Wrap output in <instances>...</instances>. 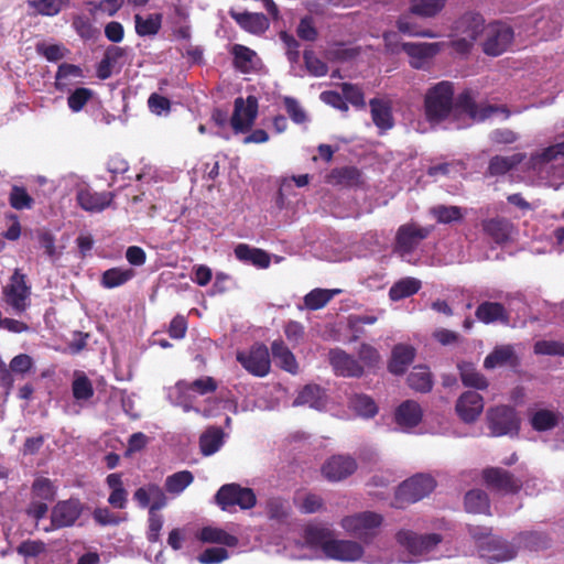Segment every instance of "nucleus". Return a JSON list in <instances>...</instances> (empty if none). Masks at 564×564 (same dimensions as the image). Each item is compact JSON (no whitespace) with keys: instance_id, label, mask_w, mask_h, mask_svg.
I'll return each mask as SVG.
<instances>
[{"instance_id":"56","label":"nucleus","mask_w":564,"mask_h":564,"mask_svg":"<svg viewBox=\"0 0 564 564\" xmlns=\"http://www.w3.org/2000/svg\"><path fill=\"white\" fill-rule=\"evenodd\" d=\"M72 26L85 41L94 39L98 33V30L94 26L90 19L84 14L75 15L72 21Z\"/></svg>"},{"instance_id":"41","label":"nucleus","mask_w":564,"mask_h":564,"mask_svg":"<svg viewBox=\"0 0 564 564\" xmlns=\"http://www.w3.org/2000/svg\"><path fill=\"white\" fill-rule=\"evenodd\" d=\"M447 0H410L409 11L421 18H434L445 7Z\"/></svg>"},{"instance_id":"42","label":"nucleus","mask_w":564,"mask_h":564,"mask_svg":"<svg viewBox=\"0 0 564 564\" xmlns=\"http://www.w3.org/2000/svg\"><path fill=\"white\" fill-rule=\"evenodd\" d=\"M134 276L133 269L111 268L101 275V285L106 289H115L123 285Z\"/></svg>"},{"instance_id":"12","label":"nucleus","mask_w":564,"mask_h":564,"mask_svg":"<svg viewBox=\"0 0 564 564\" xmlns=\"http://www.w3.org/2000/svg\"><path fill=\"white\" fill-rule=\"evenodd\" d=\"M513 30L505 23L491 24L484 43V52L490 56H499L508 50L513 41Z\"/></svg>"},{"instance_id":"18","label":"nucleus","mask_w":564,"mask_h":564,"mask_svg":"<svg viewBox=\"0 0 564 564\" xmlns=\"http://www.w3.org/2000/svg\"><path fill=\"white\" fill-rule=\"evenodd\" d=\"M112 192H94L90 188H82L76 194L77 204L86 212L100 213L108 208L115 199Z\"/></svg>"},{"instance_id":"49","label":"nucleus","mask_w":564,"mask_h":564,"mask_svg":"<svg viewBox=\"0 0 564 564\" xmlns=\"http://www.w3.org/2000/svg\"><path fill=\"white\" fill-rule=\"evenodd\" d=\"M397 28L409 36L436 37V33L430 29H422L409 14H403L398 19Z\"/></svg>"},{"instance_id":"10","label":"nucleus","mask_w":564,"mask_h":564,"mask_svg":"<svg viewBox=\"0 0 564 564\" xmlns=\"http://www.w3.org/2000/svg\"><path fill=\"white\" fill-rule=\"evenodd\" d=\"M397 541L409 553L413 555H422L433 550L442 542V535L437 533L416 534L411 530H400L397 533Z\"/></svg>"},{"instance_id":"61","label":"nucleus","mask_w":564,"mask_h":564,"mask_svg":"<svg viewBox=\"0 0 564 564\" xmlns=\"http://www.w3.org/2000/svg\"><path fill=\"white\" fill-rule=\"evenodd\" d=\"M340 88L346 102L348 101L357 108H365L366 102L361 88L350 83H343Z\"/></svg>"},{"instance_id":"63","label":"nucleus","mask_w":564,"mask_h":564,"mask_svg":"<svg viewBox=\"0 0 564 564\" xmlns=\"http://www.w3.org/2000/svg\"><path fill=\"white\" fill-rule=\"evenodd\" d=\"M534 352L538 355L564 357V343L556 340H539L534 344Z\"/></svg>"},{"instance_id":"30","label":"nucleus","mask_w":564,"mask_h":564,"mask_svg":"<svg viewBox=\"0 0 564 564\" xmlns=\"http://www.w3.org/2000/svg\"><path fill=\"white\" fill-rule=\"evenodd\" d=\"M271 352L275 364L283 370L295 375L299 371V364L294 354L289 349L282 339L273 340Z\"/></svg>"},{"instance_id":"16","label":"nucleus","mask_w":564,"mask_h":564,"mask_svg":"<svg viewBox=\"0 0 564 564\" xmlns=\"http://www.w3.org/2000/svg\"><path fill=\"white\" fill-rule=\"evenodd\" d=\"M455 410L463 422L473 423L484 410V399L476 391H466L456 401Z\"/></svg>"},{"instance_id":"1","label":"nucleus","mask_w":564,"mask_h":564,"mask_svg":"<svg viewBox=\"0 0 564 564\" xmlns=\"http://www.w3.org/2000/svg\"><path fill=\"white\" fill-rule=\"evenodd\" d=\"M454 108V85L442 80L430 87L424 97V113L430 123L447 119Z\"/></svg>"},{"instance_id":"60","label":"nucleus","mask_w":564,"mask_h":564,"mask_svg":"<svg viewBox=\"0 0 564 564\" xmlns=\"http://www.w3.org/2000/svg\"><path fill=\"white\" fill-rule=\"evenodd\" d=\"M267 513L270 519L284 520L290 513L289 502L282 498L273 497L267 501Z\"/></svg>"},{"instance_id":"21","label":"nucleus","mask_w":564,"mask_h":564,"mask_svg":"<svg viewBox=\"0 0 564 564\" xmlns=\"http://www.w3.org/2000/svg\"><path fill=\"white\" fill-rule=\"evenodd\" d=\"M169 397L172 402L175 405L181 406L184 412L195 411L204 416L209 415L207 411H200L198 408L194 406L196 394L186 380L177 381L175 386L170 389Z\"/></svg>"},{"instance_id":"23","label":"nucleus","mask_w":564,"mask_h":564,"mask_svg":"<svg viewBox=\"0 0 564 564\" xmlns=\"http://www.w3.org/2000/svg\"><path fill=\"white\" fill-rule=\"evenodd\" d=\"M476 318L484 324L500 323L509 325L510 314L503 304L499 302L485 301L475 311Z\"/></svg>"},{"instance_id":"11","label":"nucleus","mask_w":564,"mask_h":564,"mask_svg":"<svg viewBox=\"0 0 564 564\" xmlns=\"http://www.w3.org/2000/svg\"><path fill=\"white\" fill-rule=\"evenodd\" d=\"M258 115V100L254 96L247 97L246 101L239 97L235 100V109L230 120L235 132H246L253 126Z\"/></svg>"},{"instance_id":"52","label":"nucleus","mask_w":564,"mask_h":564,"mask_svg":"<svg viewBox=\"0 0 564 564\" xmlns=\"http://www.w3.org/2000/svg\"><path fill=\"white\" fill-rule=\"evenodd\" d=\"M332 532L327 528L318 527V525H308L305 529L304 538L305 541L313 546H321L323 552L325 553V545L333 541L330 539Z\"/></svg>"},{"instance_id":"26","label":"nucleus","mask_w":564,"mask_h":564,"mask_svg":"<svg viewBox=\"0 0 564 564\" xmlns=\"http://www.w3.org/2000/svg\"><path fill=\"white\" fill-rule=\"evenodd\" d=\"M415 348L411 345L398 344L392 348L388 362V370L395 375H403L415 358Z\"/></svg>"},{"instance_id":"9","label":"nucleus","mask_w":564,"mask_h":564,"mask_svg":"<svg viewBox=\"0 0 564 564\" xmlns=\"http://www.w3.org/2000/svg\"><path fill=\"white\" fill-rule=\"evenodd\" d=\"M6 302L17 312L22 313L29 306L28 300L31 295V286L26 284L25 274L15 270L10 283L3 289Z\"/></svg>"},{"instance_id":"55","label":"nucleus","mask_w":564,"mask_h":564,"mask_svg":"<svg viewBox=\"0 0 564 564\" xmlns=\"http://www.w3.org/2000/svg\"><path fill=\"white\" fill-rule=\"evenodd\" d=\"M9 203L17 210L31 209L34 199L28 194L23 186L14 185L9 195Z\"/></svg>"},{"instance_id":"13","label":"nucleus","mask_w":564,"mask_h":564,"mask_svg":"<svg viewBox=\"0 0 564 564\" xmlns=\"http://www.w3.org/2000/svg\"><path fill=\"white\" fill-rule=\"evenodd\" d=\"M83 505L78 499L58 501L51 512L53 529L72 527L82 516Z\"/></svg>"},{"instance_id":"57","label":"nucleus","mask_w":564,"mask_h":564,"mask_svg":"<svg viewBox=\"0 0 564 564\" xmlns=\"http://www.w3.org/2000/svg\"><path fill=\"white\" fill-rule=\"evenodd\" d=\"M55 487L48 478L39 477L32 484L33 497L40 498L44 501H52L55 498Z\"/></svg>"},{"instance_id":"2","label":"nucleus","mask_w":564,"mask_h":564,"mask_svg":"<svg viewBox=\"0 0 564 564\" xmlns=\"http://www.w3.org/2000/svg\"><path fill=\"white\" fill-rule=\"evenodd\" d=\"M436 482L430 475L419 474L404 480L397 489L393 506L404 508L429 496Z\"/></svg>"},{"instance_id":"62","label":"nucleus","mask_w":564,"mask_h":564,"mask_svg":"<svg viewBox=\"0 0 564 564\" xmlns=\"http://www.w3.org/2000/svg\"><path fill=\"white\" fill-rule=\"evenodd\" d=\"M304 63L313 76H325L328 72V66L325 62L318 58L313 51H305L303 54Z\"/></svg>"},{"instance_id":"33","label":"nucleus","mask_w":564,"mask_h":564,"mask_svg":"<svg viewBox=\"0 0 564 564\" xmlns=\"http://www.w3.org/2000/svg\"><path fill=\"white\" fill-rule=\"evenodd\" d=\"M369 105L373 123L383 131L391 129L393 127V117L390 105L378 98L371 99Z\"/></svg>"},{"instance_id":"29","label":"nucleus","mask_w":564,"mask_h":564,"mask_svg":"<svg viewBox=\"0 0 564 564\" xmlns=\"http://www.w3.org/2000/svg\"><path fill=\"white\" fill-rule=\"evenodd\" d=\"M517 367L519 358L511 345H501L494 348V350L486 356L484 367L486 369H495L501 366Z\"/></svg>"},{"instance_id":"51","label":"nucleus","mask_w":564,"mask_h":564,"mask_svg":"<svg viewBox=\"0 0 564 564\" xmlns=\"http://www.w3.org/2000/svg\"><path fill=\"white\" fill-rule=\"evenodd\" d=\"M72 392L75 400L87 401L94 397L95 390L90 379L84 372H76Z\"/></svg>"},{"instance_id":"31","label":"nucleus","mask_w":564,"mask_h":564,"mask_svg":"<svg viewBox=\"0 0 564 564\" xmlns=\"http://www.w3.org/2000/svg\"><path fill=\"white\" fill-rule=\"evenodd\" d=\"M234 252L239 261L251 263L261 269L268 268L271 262L270 256L267 251L259 248H252L247 243L237 245Z\"/></svg>"},{"instance_id":"14","label":"nucleus","mask_w":564,"mask_h":564,"mask_svg":"<svg viewBox=\"0 0 564 564\" xmlns=\"http://www.w3.org/2000/svg\"><path fill=\"white\" fill-rule=\"evenodd\" d=\"M328 360L337 376L359 378L364 375V367L359 361L340 348L330 349Z\"/></svg>"},{"instance_id":"64","label":"nucleus","mask_w":564,"mask_h":564,"mask_svg":"<svg viewBox=\"0 0 564 564\" xmlns=\"http://www.w3.org/2000/svg\"><path fill=\"white\" fill-rule=\"evenodd\" d=\"M228 556L229 553L225 547H208L198 555L197 560L202 564H218Z\"/></svg>"},{"instance_id":"3","label":"nucleus","mask_w":564,"mask_h":564,"mask_svg":"<svg viewBox=\"0 0 564 564\" xmlns=\"http://www.w3.org/2000/svg\"><path fill=\"white\" fill-rule=\"evenodd\" d=\"M381 514L372 511H364L341 519L343 529L355 538L369 542L382 524Z\"/></svg>"},{"instance_id":"59","label":"nucleus","mask_w":564,"mask_h":564,"mask_svg":"<svg viewBox=\"0 0 564 564\" xmlns=\"http://www.w3.org/2000/svg\"><path fill=\"white\" fill-rule=\"evenodd\" d=\"M93 90L85 87L76 88L67 98V105L73 112H79L93 98Z\"/></svg>"},{"instance_id":"8","label":"nucleus","mask_w":564,"mask_h":564,"mask_svg":"<svg viewBox=\"0 0 564 564\" xmlns=\"http://www.w3.org/2000/svg\"><path fill=\"white\" fill-rule=\"evenodd\" d=\"M433 231V227H422L415 223L401 225L395 235V250L402 254L412 253Z\"/></svg>"},{"instance_id":"17","label":"nucleus","mask_w":564,"mask_h":564,"mask_svg":"<svg viewBox=\"0 0 564 564\" xmlns=\"http://www.w3.org/2000/svg\"><path fill=\"white\" fill-rule=\"evenodd\" d=\"M479 554L480 557L489 562H502L513 558L517 552L512 545L494 535L487 541L480 542Z\"/></svg>"},{"instance_id":"45","label":"nucleus","mask_w":564,"mask_h":564,"mask_svg":"<svg viewBox=\"0 0 564 564\" xmlns=\"http://www.w3.org/2000/svg\"><path fill=\"white\" fill-rule=\"evenodd\" d=\"M560 422V415L551 410L542 409L533 413L530 419L534 431L544 432L554 429Z\"/></svg>"},{"instance_id":"35","label":"nucleus","mask_w":564,"mask_h":564,"mask_svg":"<svg viewBox=\"0 0 564 564\" xmlns=\"http://www.w3.org/2000/svg\"><path fill=\"white\" fill-rule=\"evenodd\" d=\"M459 376L465 387L485 390L488 388V380L481 375L473 362L462 361L457 365Z\"/></svg>"},{"instance_id":"5","label":"nucleus","mask_w":564,"mask_h":564,"mask_svg":"<svg viewBox=\"0 0 564 564\" xmlns=\"http://www.w3.org/2000/svg\"><path fill=\"white\" fill-rule=\"evenodd\" d=\"M237 361L250 375L263 378L271 370V358L268 347L263 343H254L249 349L238 351Z\"/></svg>"},{"instance_id":"44","label":"nucleus","mask_w":564,"mask_h":564,"mask_svg":"<svg viewBox=\"0 0 564 564\" xmlns=\"http://www.w3.org/2000/svg\"><path fill=\"white\" fill-rule=\"evenodd\" d=\"M135 32L140 36L155 35L162 25V14L153 13L143 18L140 14L134 15Z\"/></svg>"},{"instance_id":"15","label":"nucleus","mask_w":564,"mask_h":564,"mask_svg":"<svg viewBox=\"0 0 564 564\" xmlns=\"http://www.w3.org/2000/svg\"><path fill=\"white\" fill-rule=\"evenodd\" d=\"M357 469L355 458L345 455H334L322 466L323 476L329 481H340L352 475Z\"/></svg>"},{"instance_id":"43","label":"nucleus","mask_w":564,"mask_h":564,"mask_svg":"<svg viewBox=\"0 0 564 564\" xmlns=\"http://www.w3.org/2000/svg\"><path fill=\"white\" fill-rule=\"evenodd\" d=\"M324 391L317 384H306L294 399V405H308L318 409L323 404Z\"/></svg>"},{"instance_id":"40","label":"nucleus","mask_w":564,"mask_h":564,"mask_svg":"<svg viewBox=\"0 0 564 564\" xmlns=\"http://www.w3.org/2000/svg\"><path fill=\"white\" fill-rule=\"evenodd\" d=\"M199 540L206 543H216L234 547L238 544V538L219 528L205 527L200 530Z\"/></svg>"},{"instance_id":"6","label":"nucleus","mask_w":564,"mask_h":564,"mask_svg":"<svg viewBox=\"0 0 564 564\" xmlns=\"http://www.w3.org/2000/svg\"><path fill=\"white\" fill-rule=\"evenodd\" d=\"M215 501L224 511L229 510L234 506L248 510L256 506L257 498L252 489L232 482L226 484L218 489L215 495Z\"/></svg>"},{"instance_id":"54","label":"nucleus","mask_w":564,"mask_h":564,"mask_svg":"<svg viewBox=\"0 0 564 564\" xmlns=\"http://www.w3.org/2000/svg\"><path fill=\"white\" fill-rule=\"evenodd\" d=\"M431 214L440 224L460 221L464 217L458 206L436 205L431 208Z\"/></svg>"},{"instance_id":"28","label":"nucleus","mask_w":564,"mask_h":564,"mask_svg":"<svg viewBox=\"0 0 564 564\" xmlns=\"http://www.w3.org/2000/svg\"><path fill=\"white\" fill-rule=\"evenodd\" d=\"M402 50L411 57V66L421 68L427 58L435 56L440 50V43H403Z\"/></svg>"},{"instance_id":"58","label":"nucleus","mask_w":564,"mask_h":564,"mask_svg":"<svg viewBox=\"0 0 564 564\" xmlns=\"http://www.w3.org/2000/svg\"><path fill=\"white\" fill-rule=\"evenodd\" d=\"M355 411L365 417H373L378 412L376 402L366 394H357L351 400Z\"/></svg>"},{"instance_id":"39","label":"nucleus","mask_w":564,"mask_h":564,"mask_svg":"<svg viewBox=\"0 0 564 564\" xmlns=\"http://www.w3.org/2000/svg\"><path fill=\"white\" fill-rule=\"evenodd\" d=\"M421 289V281L415 278H403L397 281L389 290L391 301H400L416 294Z\"/></svg>"},{"instance_id":"37","label":"nucleus","mask_w":564,"mask_h":564,"mask_svg":"<svg viewBox=\"0 0 564 564\" xmlns=\"http://www.w3.org/2000/svg\"><path fill=\"white\" fill-rule=\"evenodd\" d=\"M406 381L411 389L421 393H427L433 388L432 373L425 366L414 367L409 373Z\"/></svg>"},{"instance_id":"22","label":"nucleus","mask_w":564,"mask_h":564,"mask_svg":"<svg viewBox=\"0 0 564 564\" xmlns=\"http://www.w3.org/2000/svg\"><path fill=\"white\" fill-rule=\"evenodd\" d=\"M325 182L333 186L357 187L362 184V173L354 165L335 167L326 175Z\"/></svg>"},{"instance_id":"4","label":"nucleus","mask_w":564,"mask_h":564,"mask_svg":"<svg viewBox=\"0 0 564 564\" xmlns=\"http://www.w3.org/2000/svg\"><path fill=\"white\" fill-rule=\"evenodd\" d=\"M488 427L492 436L518 435L520 419L514 408L498 405L487 411Z\"/></svg>"},{"instance_id":"47","label":"nucleus","mask_w":564,"mask_h":564,"mask_svg":"<svg viewBox=\"0 0 564 564\" xmlns=\"http://www.w3.org/2000/svg\"><path fill=\"white\" fill-rule=\"evenodd\" d=\"M70 0H29V8L44 17H55L69 4Z\"/></svg>"},{"instance_id":"19","label":"nucleus","mask_w":564,"mask_h":564,"mask_svg":"<svg viewBox=\"0 0 564 564\" xmlns=\"http://www.w3.org/2000/svg\"><path fill=\"white\" fill-rule=\"evenodd\" d=\"M327 557L338 561H356L364 554L362 546L349 540H333L325 545Z\"/></svg>"},{"instance_id":"27","label":"nucleus","mask_w":564,"mask_h":564,"mask_svg":"<svg viewBox=\"0 0 564 564\" xmlns=\"http://www.w3.org/2000/svg\"><path fill=\"white\" fill-rule=\"evenodd\" d=\"M229 14L241 29L252 34H262L270 26V22L263 13L236 12L230 10Z\"/></svg>"},{"instance_id":"24","label":"nucleus","mask_w":564,"mask_h":564,"mask_svg":"<svg viewBox=\"0 0 564 564\" xmlns=\"http://www.w3.org/2000/svg\"><path fill=\"white\" fill-rule=\"evenodd\" d=\"M482 230L497 245H503L511 240L514 226L503 217H495L482 221Z\"/></svg>"},{"instance_id":"34","label":"nucleus","mask_w":564,"mask_h":564,"mask_svg":"<svg viewBox=\"0 0 564 564\" xmlns=\"http://www.w3.org/2000/svg\"><path fill=\"white\" fill-rule=\"evenodd\" d=\"M525 155L523 153H514L510 156L495 155L488 164V174L491 176L505 175L517 167Z\"/></svg>"},{"instance_id":"32","label":"nucleus","mask_w":564,"mask_h":564,"mask_svg":"<svg viewBox=\"0 0 564 564\" xmlns=\"http://www.w3.org/2000/svg\"><path fill=\"white\" fill-rule=\"evenodd\" d=\"M106 484L111 489L108 497L109 505L117 509L126 508L128 502V491L123 486L122 475L119 473L109 474L106 478Z\"/></svg>"},{"instance_id":"50","label":"nucleus","mask_w":564,"mask_h":564,"mask_svg":"<svg viewBox=\"0 0 564 564\" xmlns=\"http://www.w3.org/2000/svg\"><path fill=\"white\" fill-rule=\"evenodd\" d=\"M194 481V476L189 470H181L166 477L165 489L173 495H180Z\"/></svg>"},{"instance_id":"46","label":"nucleus","mask_w":564,"mask_h":564,"mask_svg":"<svg viewBox=\"0 0 564 564\" xmlns=\"http://www.w3.org/2000/svg\"><path fill=\"white\" fill-rule=\"evenodd\" d=\"M338 290L314 289L304 296V306L310 311H317L326 306Z\"/></svg>"},{"instance_id":"38","label":"nucleus","mask_w":564,"mask_h":564,"mask_svg":"<svg viewBox=\"0 0 564 564\" xmlns=\"http://www.w3.org/2000/svg\"><path fill=\"white\" fill-rule=\"evenodd\" d=\"M224 442V432L220 427H208L199 437V448L204 456H210L219 451Z\"/></svg>"},{"instance_id":"25","label":"nucleus","mask_w":564,"mask_h":564,"mask_svg":"<svg viewBox=\"0 0 564 564\" xmlns=\"http://www.w3.org/2000/svg\"><path fill=\"white\" fill-rule=\"evenodd\" d=\"M423 417L421 405L414 400L403 401L394 412L395 423L403 429L417 426Z\"/></svg>"},{"instance_id":"36","label":"nucleus","mask_w":564,"mask_h":564,"mask_svg":"<svg viewBox=\"0 0 564 564\" xmlns=\"http://www.w3.org/2000/svg\"><path fill=\"white\" fill-rule=\"evenodd\" d=\"M465 509L469 513H484L490 514V500L487 495L481 489H471L466 492L465 499Z\"/></svg>"},{"instance_id":"20","label":"nucleus","mask_w":564,"mask_h":564,"mask_svg":"<svg viewBox=\"0 0 564 564\" xmlns=\"http://www.w3.org/2000/svg\"><path fill=\"white\" fill-rule=\"evenodd\" d=\"M126 55V48L116 45L108 46L105 51L104 57L97 65V77L105 80L111 77L113 70L119 72L122 67V59Z\"/></svg>"},{"instance_id":"7","label":"nucleus","mask_w":564,"mask_h":564,"mask_svg":"<svg viewBox=\"0 0 564 564\" xmlns=\"http://www.w3.org/2000/svg\"><path fill=\"white\" fill-rule=\"evenodd\" d=\"M481 478L488 489L506 495H516L523 486L521 478L516 477L512 473L501 467L485 468L481 473Z\"/></svg>"},{"instance_id":"48","label":"nucleus","mask_w":564,"mask_h":564,"mask_svg":"<svg viewBox=\"0 0 564 564\" xmlns=\"http://www.w3.org/2000/svg\"><path fill=\"white\" fill-rule=\"evenodd\" d=\"M234 56V66L241 73H249L252 69V61L257 56L256 52L245 45L235 44L231 48Z\"/></svg>"},{"instance_id":"53","label":"nucleus","mask_w":564,"mask_h":564,"mask_svg":"<svg viewBox=\"0 0 564 564\" xmlns=\"http://www.w3.org/2000/svg\"><path fill=\"white\" fill-rule=\"evenodd\" d=\"M456 109H459L462 112L466 113L473 120H480V108L478 107L475 98L471 95L470 90H464L458 95L455 101Z\"/></svg>"}]
</instances>
